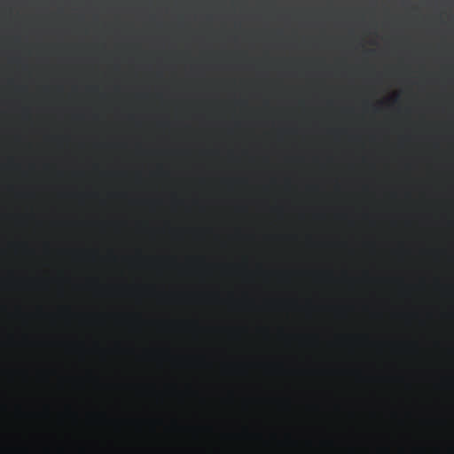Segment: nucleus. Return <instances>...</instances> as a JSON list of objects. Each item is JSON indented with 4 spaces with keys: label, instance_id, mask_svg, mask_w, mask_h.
Returning a JSON list of instances; mask_svg holds the SVG:
<instances>
[{
    "label": "nucleus",
    "instance_id": "f257e3e1",
    "mask_svg": "<svg viewBox=\"0 0 454 454\" xmlns=\"http://www.w3.org/2000/svg\"><path fill=\"white\" fill-rule=\"evenodd\" d=\"M200 167H201V168H202V167H203V165H200Z\"/></svg>",
    "mask_w": 454,
    "mask_h": 454
},
{
    "label": "nucleus",
    "instance_id": "f03ea898",
    "mask_svg": "<svg viewBox=\"0 0 454 454\" xmlns=\"http://www.w3.org/2000/svg\"><path fill=\"white\" fill-rule=\"evenodd\" d=\"M200 181H203V179L201 178V179H200Z\"/></svg>",
    "mask_w": 454,
    "mask_h": 454
}]
</instances>
